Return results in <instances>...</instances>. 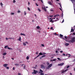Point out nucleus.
<instances>
[{"label":"nucleus","instance_id":"f704fd0d","mask_svg":"<svg viewBox=\"0 0 75 75\" xmlns=\"http://www.w3.org/2000/svg\"><path fill=\"white\" fill-rule=\"evenodd\" d=\"M16 1L15 0H13V3H16Z\"/></svg>","mask_w":75,"mask_h":75},{"label":"nucleus","instance_id":"338daca9","mask_svg":"<svg viewBox=\"0 0 75 75\" xmlns=\"http://www.w3.org/2000/svg\"><path fill=\"white\" fill-rule=\"evenodd\" d=\"M74 12L75 13V9L74 8Z\"/></svg>","mask_w":75,"mask_h":75},{"label":"nucleus","instance_id":"49530a36","mask_svg":"<svg viewBox=\"0 0 75 75\" xmlns=\"http://www.w3.org/2000/svg\"><path fill=\"white\" fill-rule=\"evenodd\" d=\"M8 39H13V38H8Z\"/></svg>","mask_w":75,"mask_h":75},{"label":"nucleus","instance_id":"37998d69","mask_svg":"<svg viewBox=\"0 0 75 75\" xmlns=\"http://www.w3.org/2000/svg\"><path fill=\"white\" fill-rule=\"evenodd\" d=\"M60 52L61 53H62V52H63V51H60Z\"/></svg>","mask_w":75,"mask_h":75},{"label":"nucleus","instance_id":"f8f14e48","mask_svg":"<svg viewBox=\"0 0 75 75\" xmlns=\"http://www.w3.org/2000/svg\"><path fill=\"white\" fill-rule=\"evenodd\" d=\"M69 43H66L65 44V45H66V47H67L69 45Z\"/></svg>","mask_w":75,"mask_h":75},{"label":"nucleus","instance_id":"72a5a7b5","mask_svg":"<svg viewBox=\"0 0 75 75\" xmlns=\"http://www.w3.org/2000/svg\"><path fill=\"white\" fill-rule=\"evenodd\" d=\"M11 15H14V13H11Z\"/></svg>","mask_w":75,"mask_h":75},{"label":"nucleus","instance_id":"c85d7f7f","mask_svg":"<svg viewBox=\"0 0 75 75\" xmlns=\"http://www.w3.org/2000/svg\"><path fill=\"white\" fill-rule=\"evenodd\" d=\"M0 4H1V6H2V7H3V4L2 3V2H1Z\"/></svg>","mask_w":75,"mask_h":75},{"label":"nucleus","instance_id":"680f3d73","mask_svg":"<svg viewBox=\"0 0 75 75\" xmlns=\"http://www.w3.org/2000/svg\"><path fill=\"white\" fill-rule=\"evenodd\" d=\"M73 35H75V33H73Z\"/></svg>","mask_w":75,"mask_h":75},{"label":"nucleus","instance_id":"052dcab7","mask_svg":"<svg viewBox=\"0 0 75 75\" xmlns=\"http://www.w3.org/2000/svg\"><path fill=\"white\" fill-rule=\"evenodd\" d=\"M9 50H13V49H12V48H10V49Z\"/></svg>","mask_w":75,"mask_h":75},{"label":"nucleus","instance_id":"4d7b16f0","mask_svg":"<svg viewBox=\"0 0 75 75\" xmlns=\"http://www.w3.org/2000/svg\"><path fill=\"white\" fill-rule=\"evenodd\" d=\"M13 70H15V68H14V67H13Z\"/></svg>","mask_w":75,"mask_h":75},{"label":"nucleus","instance_id":"58836bf2","mask_svg":"<svg viewBox=\"0 0 75 75\" xmlns=\"http://www.w3.org/2000/svg\"><path fill=\"white\" fill-rule=\"evenodd\" d=\"M17 13H20V11H17Z\"/></svg>","mask_w":75,"mask_h":75},{"label":"nucleus","instance_id":"a19ab883","mask_svg":"<svg viewBox=\"0 0 75 75\" xmlns=\"http://www.w3.org/2000/svg\"><path fill=\"white\" fill-rule=\"evenodd\" d=\"M69 66H68L67 67V68H69Z\"/></svg>","mask_w":75,"mask_h":75},{"label":"nucleus","instance_id":"b1692460","mask_svg":"<svg viewBox=\"0 0 75 75\" xmlns=\"http://www.w3.org/2000/svg\"><path fill=\"white\" fill-rule=\"evenodd\" d=\"M47 65H50V62H48V61L47 62Z\"/></svg>","mask_w":75,"mask_h":75},{"label":"nucleus","instance_id":"473e14b6","mask_svg":"<svg viewBox=\"0 0 75 75\" xmlns=\"http://www.w3.org/2000/svg\"><path fill=\"white\" fill-rule=\"evenodd\" d=\"M62 56H65V54H63L62 55Z\"/></svg>","mask_w":75,"mask_h":75},{"label":"nucleus","instance_id":"79ce46f5","mask_svg":"<svg viewBox=\"0 0 75 75\" xmlns=\"http://www.w3.org/2000/svg\"><path fill=\"white\" fill-rule=\"evenodd\" d=\"M42 56H41L40 58V59H42Z\"/></svg>","mask_w":75,"mask_h":75},{"label":"nucleus","instance_id":"20e7f679","mask_svg":"<svg viewBox=\"0 0 75 75\" xmlns=\"http://www.w3.org/2000/svg\"><path fill=\"white\" fill-rule=\"evenodd\" d=\"M40 67H41V68H42V69H45V66L44 65H43V64H41L40 65Z\"/></svg>","mask_w":75,"mask_h":75},{"label":"nucleus","instance_id":"2eb2a0df","mask_svg":"<svg viewBox=\"0 0 75 75\" xmlns=\"http://www.w3.org/2000/svg\"><path fill=\"white\" fill-rule=\"evenodd\" d=\"M43 9L45 11H47V9H46L45 7Z\"/></svg>","mask_w":75,"mask_h":75},{"label":"nucleus","instance_id":"774afa93","mask_svg":"<svg viewBox=\"0 0 75 75\" xmlns=\"http://www.w3.org/2000/svg\"><path fill=\"white\" fill-rule=\"evenodd\" d=\"M74 71H75V67L74 68Z\"/></svg>","mask_w":75,"mask_h":75},{"label":"nucleus","instance_id":"aec40b11","mask_svg":"<svg viewBox=\"0 0 75 75\" xmlns=\"http://www.w3.org/2000/svg\"><path fill=\"white\" fill-rule=\"evenodd\" d=\"M15 65L16 66H17V65L18 66L19 65V64H15Z\"/></svg>","mask_w":75,"mask_h":75},{"label":"nucleus","instance_id":"ddd939ff","mask_svg":"<svg viewBox=\"0 0 75 75\" xmlns=\"http://www.w3.org/2000/svg\"><path fill=\"white\" fill-rule=\"evenodd\" d=\"M21 35H23V36H25L26 35H25V34H24L23 33H21Z\"/></svg>","mask_w":75,"mask_h":75},{"label":"nucleus","instance_id":"4c0bfd02","mask_svg":"<svg viewBox=\"0 0 75 75\" xmlns=\"http://www.w3.org/2000/svg\"><path fill=\"white\" fill-rule=\"evenodd\" d=\"M28 10H29V11H30V8L28 7Z\"/></svg>","mask_w":75,"mask_h":75},{"label":"nucleus","instance_id":"09e8293b","mask_svg":"<svg viewBox=\"0 0 75 75\" xmlns=\"http://www.w3.org/2000/svg\"><path fill=\"white\" fill-rule=\"evenodd\" d=\"M36 6H38V5L37 3H36Z\"/></svg>","mask_w":75,"mask_h":75},{"label":"nucleus","instance_id":"e433bc0d","mask_svg":"<svg viewBox=\"0 0 75 75\" xmlns=\"http://www.w3.org/2000/svg\"><path fill=\"white\" fill-rule=\"evenodd\" d=\"M38 10L40 12V11H41V10H40V9L39 8L38 9Z\"/></svg>","mask_w":75,"mask_h":75},{"label":"nucleus","instance_id":"a878e982","mask_svg":"<svg viewBox=\"0 0 75 75\" xmlns=\"http://www.w3.org/2000/svg\"><path fill=\"white\" fill-rule=\"evenodd\" d=\"M8 47V45L5 46L4 47L5 48H7Z\"/></svg>","mask_w":75,"mask_h":75},{"label":"nucleus","instance_id":"f257e3e1","mask_svg":"<svg viewBox=\"0 0 75 75\" xmlns=\"http://www.w3.org/2000/svg\"><path fill=\"white\" fill-rule=\"evenodd\" d=\"M45 54H46V53L42 54V52H40L39 53V54L37 56V57H36V58H35H35H37V57H40V55H45Z\"/></svg>","mask_w":75,"mask_h":75},{"label":"nucleus","instance_id":"0e129e2a","mask_svg":"<svg viewBox=\"0 0 75 75\" xmlns=\"http://www.w3.org/2000/svg\"><path fill=\"white\" fill-rule=\"evenodd\" d=\"M36 55H38V52H36Z\"/></svg>","mask_w":75,"mask_h":75},{"label":"nucleus","instance_id":"cd10ccee","mask_svg":"<svg viewBox=\"0 0 75 75\" xmlns=\"http://www.w3.org/2000/svg\"><path fill=\"white\" fill-rule=\"evenodd\" d=\"M57 59H58V60H59V61H61V59H60V58H57Z\"/></svg>","mask_w":75,"mask_h":75},{"label":"nucleus","instance_id":"0eeeda50","mask_svg":"<svg viewBox=\"0 0 75 75\" xmlns=\"http://www.w3.org/2000/svg\"><path fill=\"white\" fill-rule=\"evenodd\" d=\"M48 4H50V5H52V3L50 1H48Z\"/></svg>","mask_w":75,"mask_h":75},{"label":"nucleus","instance_id":"e2e57ef3","mask_svg":"<svg viewBox=\"0 0 75 75\" xmlns=\"http://www.w3.org/2000/svg\"><path fill=\"white\" fill-rule=\"evenodd\" d=\"M32 21L33 22H34V20H32Z\"/></svg>","mask_w":75,"mask_h":75},{"label":"nucleus","instance_id":"3c124183","mask_svg":"<svg viewBox=\"0 0 75 75\" xmlns=\"http://www.w3.org/2000/svg\"><path fill=\"white\" fill-rule=\"evenodd\" d=\"M58 20H55V21H55H55H58Z\"/></svg>","mask_w":75,"mask_h":75},{"label":"nucleus","instance_id":"f3484780","mask_svg":"<svg viewBox=\"0 0 75 75\" xmlns=\"http://www.w3.org/2000/svg\"><path fill=\"white\" fill-rule=\"evenodd\" d=\"M59 35V37H63V35L61 34H60Z\"/></svg>","mask_w":75,"mask_h":75},{"label":"nucleus","instance_id":"a211bd4d","mask_svg":"<svg viewBox=\"0 0 75 75\" xmlns=\"http://www.w3.org/2000/svg\"><path fill=\"white\" fill-rule=\"evenodd\" d=\"M74 31V30L73 29V28H71V32H73Z\"/></svg>","mask_w":75,"mask_h":75},{"label":"nucleus","instance_id":"6ab92c4d","mask_svg":"<svg viewBox=\"0 0 75 75\" xmlns=\"http://www.w3.org/2000/svg\"><path fill=\"white\" fill-rule=\"evenodd\" d=\"M52 18L51 19V20H50V22H52V23H54V21H52Z\"/></svg>","mask_w":75,"mask_h":75},{"label":"nucleus","instance_id":"9b49d317","mask_svg":"<svg viewBox=\"0 0 75 75\" xmlns=\"http://www.w3.org/2000/svg\"><path fill=\"white\" fill-rule=\"evenodd\" d=\"M52 64H50L48 66V67L50 68V67H52Z\"/></svg>","mask_w":75,"mask_h":75},{"label":"nucleus","instance_id":"412c9836","mask_svg":"<svg viewBox=\"0 0 75 75\" xmlns=\"http://www.w3.org/2000/svg\"><path fill=\"white\" fill-rule=\"evenodd\" d=\"M37 29H40V27L39 26H37Z\"/></svg>","mask_w":75,"mask_h":75},{"label":"nucleus","instance_id":"603ef678","mask_svg":"<svg viewBox=\"0 0 75 75\" xmlns=\"http://www.w3.org/2000/svg\"><path fill=\"white\" fill-rule=\"evenodd\" d=\"M42 47H44V44H42Z\"/></svg>","mask_w":75,"mask_h":75},{"label":"nucleus","instance_id":"8fccbe9b","mask_svg":"<svg viewBox=\"0 0 75 75\" xmlns=\"http://www.w3.org/2000/svg\"><path fill=\"white\" fill-rule=\"evenodd\" d=\"M8 38H6V40H8Z\"/></svg>","mask_w":75,"mask_h":75},{"label":"nucleus","instance_id":"dca6fc26","mask_svg":"<svg viewBox=\"0 0 75 75\" xmlns=\"http://www.w3.org/2000/svg\"><path fill=\"white\" fill-rule=\"evenodd\" d=\"M58 16H59V15H55L54 16V17H58Z\"/></svg>","mask_w":75,"mask_h":75},{"label":"nucleus","instance_id":"13d9d810","mask_svg":"<svg viewBox=\"0 0 75 75\" xmlns=\"http://www.w3.org/2000/svg\"><path fill=\"white\" fill-rule=\"evenodd\" d=\"M8 49V50H10V48L9 47H7Z\"/></svg>","mask_w":75,"mask_h":75},{"label":"nucleus","instance_id":"4468645a","mask_svg":"<svg viewBox=\"0 0 75 75\" xmlns=\"http://www.w3.org/2000/svg\"><path fill=\"white\" fill-rule=\"evenodd\" d=\"M25 67H26V65H25L23 67V68L24 69H25Z\"/></svg>","mask_w":75,"mask_h":75},{"label":"nucleus","instance_id":"c756f323","mask_svg":"<svg viewBox=\"0 0 75 75\" xmlns=\"http://www.w3.org/2000/svg\"><path fill=\"white\" fill-rule=\"evenodd\" d=\"M6 53H3V55H6Z\"/></svg>","mask_w":75,"mask_h":75},{"label":"nucleus","instance_id":"de8ad7c7","mask_svg":"<svg viewBox=\"0 0 75 75\" xmlns=\"http://www.w3.org/2000/svg\"><path fill=\"white\" fill-rule=\"evenodd\" d=\"M18 75H21V73H18Z\"/></svg>","mask_w":75,"mask_h":75},{"label":"nucleus","instance_id":"393cba45","mask_svg":"<svg viewBox=\"0 0 75 75\" xmlns=\"http://www.w3.org/2000/svg\"><path fill=\"white\" fill-rule=\"evenodd\" d=\"M26 59H29V57L28 56H27V57H26Z\"/></svg>","mask_w":75,"mask_h":75},{"label":"nucleus","instance_id":"ea45409f","mask_svg":"<svg viewBox=\"0 0 75 75\" xmlns=\"http://www.w3.org/2000/svg\"><path fill=\"white\" fill-rule=\"evenodd\" d=\"M64 19H63L62 22V23H64Z\"/></svg>","mask_w":75,"mask_h":75},{"label":"nucleus","instance_id":"5fc2aeb1","mask_svg":"<svg viewBox=\"0 0 75 75\" xmlns=\"http://www.w3.org/2000/svg\"><path fill=\"white\" fill-rule=\"evenodd\" d=\"M65 38L66 39H67V37L65 36Z\"/></svg>","mask_w":75,"mask_h":75},{"label":"nucleus","instance_id":"f03ea898","mask_svg":"<svg viewBox=\"0 0 75 75\" xmlns=\"http://www.w3.org/2000/svg\"><path fill=\"white\" fill-rule=\"evenodd\" d=\"M71 1L73 4L74 7L75 5V0H71Z\"/></svg>","mask_w":75,"mask_h":75},{"label":"nucleus","instance_id":"a18cd8bd","mask_svg":"<svg viewBox=\"0 0 75 75\" xmlns=\"http://www.w3.org/2000/svg\"><path fill=\"white\" fill-rule=\"evenodd\" d=\"M50 29L51 30H52V29H53V27H51V28H50Z\"/></svg>","mask_w":75,"mask_h":75},{"label":"nucleus","instance_id":"6e6552de","mask_svg":"<svg viewBox=\"0 0 75 75\" xmlns=\"http://www.w3.org/2000/svg\"><path fill=\"white\" fill-rule=\"evenodd\" d=\"M25 43H27V44H28L27 42H25L23 43V45L25 46L26 45V44Z\"/></svg>","mask_w":75,"mask_h":75},{"label":"nucleus","instance_id":"1a4fd4ad","mask_svg":"<svg viewBox=\"0 0 75 75\" xmlns=\"http://www.w3.org/2000/svg\"><path fill=\"white\" fill-rule=\"evenodd\" d=\"M43 72V71L41 70V69H40V72L39 73L40 74H41V73H42Z\"/></svg>","mask_w":75,"mask_h":75},{"label":"nucleus","instance_id":"6e6d98bb","mask_svg":"<svg viewBox=\"0 0 75 75\" xmlns=\"http://www.w3.org/2000/svg\"><path fill=\"white\" fill-rule=\"evenodd\" d=\"M54 35H57V33H55L54 34Z\"/></svg>","mask_w":75,"mask_h":75},{"label":"nucleus","instance_id":"39448f33","mask_svg":"<svg viewBox=\"0 0 75 75\" xmlns=\"http://www.w3.org/2000/svg\"><path fill=\"white\" fill-rule=\"evenodd\" d=\"M64 64V63H62L59 64H58V66H62V65H63Z\"/></svg>","mask_w":75,"mask_h":75},{"label":"nucleus","instance_id":"864d4df0","mask_svg":"<svg viewBox=\"0 0 75 75\" xmlns=\"http://www.w3.org/2000/svg\"><path fill=\"white\" fill-rule=\"evenodd\" d=\"M49 16L51 17H53V16Z\"/></svg>","mask_w":75,"mask_h":75},{"label":"nucleus","instance_id":"c03bdc74","mask_svg":"<svg viewBox=\"0 0 75 75\" xmlns=\"http://www.w3.org/2000/svg\"><path fill=\"white\" fill-rule=\"evenodd\" d=\"M50 11H54V10H52V9H51L50 10Z\"/></svg>","mask_w":75,"mask_h":75},{"label":"nucleus","instance_id":"c9c22d12","mask_svg":"<svg viewBox=\"0 0 75 75\" xmlns=\"http://www.w3.org/2000/svg\"><path fill=\"white\" fill-rule=\"evenodd\" d=\"M42 58H43V57H45V55H42Z\"/></svg>","mask_w":75,"mask_h":75},{"label":"nucleus","instance_id":"5701e85b","mask_svg":"<svg viewBox=\"0 0 75 75\" xmlns=\"http://www.w3.org/2000/svg\"><path fill=\"white\" fill-rule=\"evenodd\" d=\"M21 37H20L19 39H18V40H19V41H21Z\"/></svg>","mask_w":75,"mask_h":75},{"label":"nucleus","instance_id":"bf43d9fd","mask_svg":"<svg viewBox=\"0 0 75 75\" xmlns=\"http://www.w3.org/2000/svg\"><path fill=\"white\" fill-rule=\"evenodd\" d=\"M56 53H58V51H57V50L56 51Z\"/></svg>","mask_w":75,"mask_h":75},{"label":"nucleus","instance_id":"7ed1b4c3","mask_svg":"<svg viewBox=\"0 0 75 75\" xmlns=\"http://www.w3.org/2000/svg\"><path fill=\"white\" fill-rule=\"evenodd\" d=\"M68 69H67L65 70V71H64V70H63L62 71L61 73L64 74V72H66V71H68Z\"/></svg>","mask_w":75,"mask_h":75},{"label":"nucleus","instance_id":"423d86ee","mask_svg":"<svg viewBox=\"0 0 75 75\" xmlns=\"http://www.w3.org/2000/svg\"><path fill=\"white\" fill-rule=\"evenodd\" d=\"M33 72H34V74H37V73H38V71L37 70H33Z\"/></svg>","mask_w":75,"mask_h":75},{"label":"nucleus","instance_id":"2f4dec72","mask_svg":"<svg viewBox=\"0 0 75 75\" xmlns=\"http://www.w3.org/2000/svg\"><path fill=\"white\" fill-rule=\"evenodd\" d=\"M6 67V69H9V67Z\"/></svg>","mask_w":75,"mask_h":75},{"label":"nucleus","instance_id":"69168bd1","mask_svg":"<svg viewBox=\"0 0 75 75\" xmlns=\"http://www.w3.org/2000/svg\"><path fill=\"white\" fill-rule=\"evenodd\" d=\"M72 73H70V74L71 75H72Z\"/></svg>","mask_w":75,"mask_h":75},{"label":"nucleus","instance_id":"bb28decb","mask_svg":"<svg viewBox=\"0 0 75 75\" xmlns=\"http://www.w3.org/2000/svg\"><path fill=\"white\" fill-rule=\"evenodd\" d=\"M50 68L48 66V67H47V68H46V69H50Z\"/></svg>","mask_w":75,"mask_h":75},{"label":"nucleus","instance_id":"4be33fe9","mask_svg":"<svg viewBox=\"0 0 75 75\" xmlns=\"http://www.w3.org/2000/svg\"><path fill=\"white\" fill-rule=\"evenodd\" d=\"M56 61V59H54L53 60H51V61Z\"/></svg>","mask_w":75,"mask_h":75},{"label":"nucleus","instance_id":"7c9ffc66","mask_svg":"<svg viewBox=\"0 0 75 75\" xmlns=\"http://www.w3.org/2000/svg\"><path fill=\"white\" fill-rule=\"evenodd\" d=\"M24 13L25 16V15H26V12L25 11H24Z\"/></svg>","mask_w":75,"mask_h":75},{"label":"nucleus","instance_id":"9d476101","mask_svg":"<svg viewBox=\"0 0 75 75\" xmlns=\"http://www.w3.org/2000/svg\"><path fill=\"white\" fill-rule=\"evenodd\" d=\"M7 65H8V64H4L3 65V66L4 67H6L7 66Z\"/></svg>","mask_w":75,"mask_h":75}]
</instances>
